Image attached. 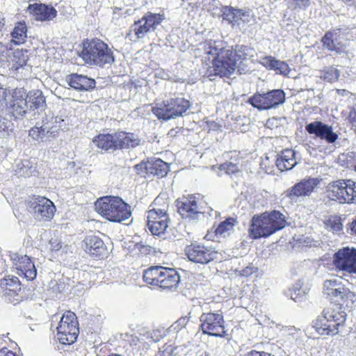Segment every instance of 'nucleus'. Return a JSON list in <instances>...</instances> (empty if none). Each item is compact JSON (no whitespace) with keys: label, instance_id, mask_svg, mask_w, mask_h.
<instances>
[{"label":"nucleus","instance_id":"nucleus-47","mask_svg":"<svg viewBox=\"0 0 356 356\" xmlns=\"http://www.w3.org/2000/svg\"><path fill=\"white\" fill-rule=\"evenodd\" d=\"M333 33L330 31L325 33L324 36L322 38L321 42L324 47L330 50L331 47L334 44L335 40L333 39Z\"/></svg>","mask_w":356,"mask_h":356},{"label":"nucleus","instance_id":"nucleus-57","mask_svg":"<svg viewBox=\"0 0 356 356\" xmlns=\"http://www.w3.org/2000/svg\"><path fill=\"white\" fill-rule=\"evenodd\" d=\"M244 356H275L274 355L265 352V351H257L251 350L245 354Z\"/></svg>","mask_w":356,"mask_h":356},{"label":"nucleus","instance_id":"nucleus-20","mask_svg":"<svg viewBox=\"0 0 356 356\" xmlns=\"http://www.w3.org/2000/svg\"><path fill=\"white\" fill-rule=\"evenodd\" d=\"M177 207L181 217L190 221L197 220L204 214V211L197 205L196 197L193 195L184 197L181 200H177Z\"/></svg>","mask_w":356,"mask_h":356},{"label":"nucleus","instance_id":"nucleus-29","mask_svg":"<svg viewBox=\"0 0 356 356\" xmlns=\"http://www.w3.org/2000/svg\"><path fill=\"white\" fill-rule=\"evenodd\" d=\"M344 179H338L332 181L326 186V193L327 197L333 201L338 202L340 204L346 203V197L344 191Z\"/></svg>","mask_w":356,"mask_h":356},{"label":"nucleus","instance_id":"nucleus-37","mask_svg":"<svg viewBox=\"0 0 356 356\" xmlns=\"http://www.w3.org/2000/svg\"><path fill=\"white\" fill-rule=\"evenodd\" d=\"M3 296L5 301L16 305L22 301L24 298V294L21 289H6L3 290Z\"/></svg>","mask_w":356,"mask_h":356},{"label":"nucleus","instance_id":"nucleus-64","mask_svg":"<svg viewBox=\"0 0 356 356\" xmlns=\"http://www.w3.org/2000/svg\"><path fill=\"white\" fill-rule=\"evenodd\" d=\"M351 229L356 234V220H354L351 224Z\"/></svg>","mask_w":356,"mask_h":356},{"label":"nucleus","instance_id":"nucleus-62","mask_svg":"<svg viewBox=\"0 0 356 356\" xmlns=\"http://www.w3.org/2000/svg\"><path fill=\"white\" fill-rule=\"evenodd\" d=\"M7 96V90L3 88V86L0 83V102L5 99Z\"/></svg>","mask_w":356,"mask_h":356},{"label":"nucleus","instance_id":"nucleus-24","mask_svg":"<svg viewBox=\"0 0 356 356\" xmlns=\"http://www.w3.org/2000/svg\"><path fill=\"white\" fill-rule=\"evenodd\" d=\"M25 98L26 99L27 106L31 115H35L37 113L40 115L46 108V100L42 91L39 90H33L26 92Z\"/></svg>","mask_w":356,"mask_h":356},{"label":"nucleus","instance_id":"nucleus-10","mask_svg":"<svg viewBox=\"0 0 356 356\" xmlns=\"http://www.w3.org/2000/svg\"><path fill=\"white\" fill-rule=\"evenodd\" d=\"M285 92L281 89H274L266 92H256L248 98L247 102L259 111L275 108L285 102Z\"/></svg>","mask_w":356,"mask_h":356},{"label":"nucleus","instance_id":"nucleus-34","mask_svg":"<svg viewBox=\"0 0 356 356\" xmlns=\"http://www.w3.org/2000/svg\"><path fill=\"white\" fill-rule=\"evenodd\" d=\"M12 39L10 41L15 44H23L27 37V28L24 22H19L10 33Z\"/></svg>","mask_w":356,"mask_h":356},{"label":"nucleus","instance_id":"nucleus-58","mask_svg":"<svg viewBox=\"0 0 356 356\" xmlns=\"http://www.w3.org/2000/svg\"><path fill=\"white\" fill-rule=\"evenodd\" d=\"M7 50V45L0 42V64H1L3 62V59L6 57Z\"/></svg>","mask_w":356,"mask_h":356},{"label":"nucleus","instance_id":"nucleus-30","mask_svg":"<svg viewBox=\"0 0 356 356\" xmlns=\"http://www.w3.org/2000/svg\"><path fill=\"white\" fill-rule=\"evenodd\" d=\"M118 149L134 148L140 143V138L133 133L120 131L115 133Z\"/></svg>","mask_w":356,"mask_h":356},{"label":"nucleus","instance_id":"nucleus-16","mask_svg":"<svg viewBox=\"0 0 356 356\" xmlns=\"http://www.w3.org/2000/svg\"><path fill=\"white\" fill-rule=\"evenodd\" d=\"M28 209L35 218L48 220L54 216L56 207L50 200L44 197L34 196L28 202Z\"/></svg>","mask_w":356,"mask_h":356},{"label":"nucleus","instance_id":"nucleus-43","mask_svg":"<svg viewBox=\"0 0 356 356\" xmlns=\"http://www.w3.org/2000/svg\"><path fill=\"white\" fill-rule=\"evenodd\" d=\"M220 172H224L227 175H233L239 172V167L238 164L232 162H225L221 164L219 167Z\"/></svg>","mask_w":356,"mask_h":356},{"label":"nucleus","instance_id":"nucleus-18","mask_svg":"<svg viewBox=\"0 0 356 356\" xmlns=\"http://www.w3.org/2000/svg\"><path fill=\"white\" fill-rule=\"evenodd\" d=\"M13 266L17 270V274L23 276L27 280H33L37 275V270L34 263L27 255L19 252H10L9 254Z\"/></svg>","mask_w":356,"mask_h":356},{"label":"nucleus","instance_id":"nucleus-5","mask_svg":"<svg viewBox=\"0 0 356 356\" xmlns=\"http://www.w3.org/2000/svg\"><path fill=\"white\" fill-rule=\"evenodd\" d=\"M346 316L341 307H327L313 321V327L321 335L334 336L339 332V328L344 325Z\"/></svg>","mask_w":356,"mask_h":356},{"label":"nucleus","instance_id":"nucleus-63","mask_svg":"<svg viewBox=\"0 0 356 356\" xmlns=\"http://www.w3.org/2000/svg\"><path fill=\"white\" fill-rule=\"evenodd\" d=\"M337 92L339 94V95H347L348 93V92L346 90H339L338 89L337 90Z\"/></svg>","mask_w":356,"mask_h":356},{"label":"nucleus","instance_id":"nucleus-61","mask_svg":"<svg viewBox=\"0 0 356 356\" xmlns=\"http://www.w3.org/2000/svg\"><path fill=\"white\" fill-rule=\"evenodd\" d=\"M294 293H291V298L295 300L296 302L298 300V296L300 293V289L298 287L294 288Z\"/></svg>","mask_w":356,"mask_h":356},{"label":"nucleus","instance_id":"nucleus-50","mask_svg":"<svg viewBox=\"0 0 356 356\" xmlns=\"http://www.w3.org/2000/svg\"><path fill=\"white\" fill-rule=\"evenodd\" d=\"M8 121L0 116V138H4L8 134Z\"/></svg>","mask_w":356,"mask_h":356},{"label":"nucleus","instance_id":"nucleus-23","mask_svg":"<svg viewBox=\"0 0 356 356\" xmlns=\"http://www.w3.org/2000/svg\"><path fill=\"white\" fill-rule=\"evenodd\" d=\"M319 183L320 181L318 178L308 177L303 179L287 191L286 196L291 200L301 196H309Z\"/></svg>","mask_w":356,"mask_h":356},{"label":"nucleus","instance_id":"nucleus-49","mask_svg":"<svg viewBox=\"0 0 356 356\" xmlns=\"http://www.w3.org/2000/svg\"><path fill=\"white\" fill-rule=\"evenodd\" d=\"M147 166H148V161H142L138 164H136L134 168L138 174L143 176L148 177L147 174Z\"/></svg>","mask_w":356,"mask_h":356},{"label":"nucleus","instance_id":"nucleus-15","mask_svg":"<svg viewBox=\"0 0 356 356\" xmlns=\"http://www.w3.org/2000/svg\"><path fill=\"white\" fill-rule=\"evenodd\" d=\"M185 251L190 261L200 264H207L216 259L218 254L213 247L198 243H192L186 246Z\"/></svg>","mask_w":356,"mask_h":356},{"label":"nucleus","instance_id":"nucleus-59","mask_svg":"<svg viewBox=\"0 0 356 356\" xmlns=\"http://www.w3.org/2000/svg\"><path fill=\"white\" fill-rule=\"evenodd\" d=\"M298 241H299L300 243L304 244L305 246H312V240L307 237L302 236L301 238L297 239Z\"/></svg>","mask_w":356,"mask_h":356},{"label":"nucleus","instance_id":"nucleus-14","mask_svg":"<svg viewBox=\"0 0 356 356\" xmlns=\"http://www.w3.org/2000/svg\"><path fill=\"white\" fill-rule=\"evenodd\" d=\"M200 321L204 334L218 337H224L225 321L222 312H203L200 317Z\"/></svg>","mask_w":356,"mask_h":356},{"label":"nucleus","instance_id":"nucleus-45","mask_svg":"<svg viewBox=\"0 0 356 356\" xmlns=\"http://www.w3.org/2000/svg\"><path fill=\"white\" fill-rule=\"evenodd\" d=\"M284 118H269L266 122V127L270 129H277L281 125L282 122L284 121Z\"/></svg>","mask_w":356,"mask_h":356},{"label":"nucleus","instance_id":"nucleus-40","mask_svg":"<svg viewBox=\"0 0 356 356\" xmlns=\"http://www.w3.org/2000/svg\"><path fill=\"white\" fill-rule=\"evenodd\" d=\"M339 76L340 72L338 69L334 66H329L323 69L321 78L327 82L333 83L339 79Z\"/></svg>","mask_w":356,"mask_h":356},{"label":"nucleus","instance_id":"nucleus-41","mask_svg":"<svg viewBox=\"0 0 356 356\" xmlns=\"http://www.w3.org/2000/svg\"><path fill=\"white\" fill-rule=\"evenodd\" d=\"M168 227V221H166L165 217L163 216V220L149 224L148 229L153 235L160 236L164 234Z\"/></svg>","mask_w":356,"mask_h":356},{"label":"nucleus","instance_id":"nucleus-39","mask_svg":"<svg viewBox=\"0 0 356 356\" xmlns=\"http://www.w3.org/2000/svg\"><path fill=\"white\" fill-rule=\"evenodd\" d=\"M344 181L346 203H356V182L350 179H344Z\"/></svg>","mask_w":356,"mask_h":356},{"label":"nucleus","instance_id":"nucleus-55","mask_svg":"<svg viewBox=\"0 0 356 356\" xmlns=\"http://www.w3.org/2000/svg\"><path fill=\"white\" fill-rule=\"evenodd\" d=\"M178 347L172 348L171 346H168L163 351L158 353L156 356H172V352H175Z\"/></svg>","mask_w":356,"mask_h":356},{"label":"nucleus","instance_id":"nucleus-33","mask_svg":"<svg viewBox=\"0 0 356 356\" xmlns=\"http://www.w3.org/2000/svg\"><path fill=\"white\" fill-rule=\"evenodd\" d=\"M168 170L169 168L167 163L160 159L148 160V177L153 175L158 177H163L168 174Z\"/></svg>","mask_w":356,"mask_h":356},{"label":"nucleus","instance_id":"nucleus-6","mask_svg":"<svg viewBox=\"0 0 356 356\" xmlns=\"http://www.w3.org/2000/svg\"><path fill=\"white\" fill-rule=\"evenodd\" d=\"M143 280L147 284L163 289H176L180 282L179 274L174 268L154 266L144 270Z\"/></svg>","mask_w":356,"mask_h":356},{"label":"nucleus","instance_id":"nucleus-1","mask_svg":"<svg viewBox=\"0 0 356 356\" xmlns=\"http://www.w3.org/2000/svg\"><path fill=\"white\" fill-rule=\"evenodd\" d=\"M206 54L212 57V66L207 70L208 77H229L236 71V62L232 60V49H226L222 41L209 40L203 44Z\"/></svg>","mask_w":356,"mask_h":356},{"label":"nucleus","instance_id":"nucleus-51","mask_svg":"<svg viewBox=\"0 0 356 356\" xmlns=\"http://www.w3.org/2000/svg\"><path fill=\"white\" fill-rule=\"evenodd\" d=\"M329 51H334L337 54H341L345 53L346 46L341 42H337L336 40L334 42V44L331 47V49Z\"/></svg>","mask_w":356,"mask_h":356},{"label":"nucleus","instance_id":"nucleus-25","mask_svg":"<svg viewBox=\"0 0 356 356\" xmlns=\"http://www.w3.org/2000/svg\"><path fill=\"white\" fill-rule=\"evenodd\" d=\"M85 251L93 257H104L107 253V248L104 241L97 236L89 235L83 240Z\"/></svg>","mask_w":356,"mask_h":356},{"label":"nucleus","instance_id":"nucleus-9","mask_svg":"<svg viewBox=\"0 0 356 356\" xmlns=\"http://www.w3.org/2000/svg\"><path fill=\"white\" fill-rule=\"evenodd\" d=\"M191 107L190 102L184 97L171 98L153 108L154 114L163 120L182 116Z\"/></svg>","mask_w":356,"mask_h":356},{"label":"nucleus","instance_id":"nucleus-60","mask_svg":"<svg viewBox=\"0 0 356 356\" xmlns=\"http://www.w3.org/2000/svg\"><path fill=\"white\" fill-rule=\"evenodd\" d=\"M0 356H16V354L7 348H3L0 350Z\"/></svg>","mask_w":356,"mask_h":356},{"label":"nucleus","instance_id":"nucleus-35","mask_svg":"<svg viewBox=\"0 0 356 356\" xmlns=\"http://www.w3.org/2000/svg\"><path fill=\"white\" fill-rule=\"evenodd\" d=\"M236 223V220L234 218H227L221 222L215 230L217 236L226 238L234 231V227Z\"/></svg>","mask_w":356,"mask_h":356},{"label":"nucleus","instance_id":"nucleus-53","mask_svg":"<svg viewBox=\"0 0 356 356\" xmlns=\"http://www.w3.org/2000/svg\"><path fill=\"white\" fill-rule=\"evenodd\" d=\"M62 247L60 240L57 238H52L49 242V248L51 251H58Z\"/></svg>","mask_w":356,"mask_h":356},{"label":"nucleus","instance_id":"nucleus-13","mask_svg":"<svg viewBox=\"0 0 356 356\" xmlns=\"http://www.w3.org/2000/svg\"><path fill=\"white\" fill-rule=\"evenodd\" d=\"M26 90L24 88L14 90L11 99L6 103V111L13 119H22L31 115L27 106Z\"/></svg>","mask_w":356,"mask_h":356},{"label":"nucleus","instance_id":"nucleus-4","mask_svg":"<svg viewBox=\"0 0 356 356\" xmlns=\"http://www.w3.org/2000/svg\"><path fill=\"white\" fill-rule=\"evenodd\" d=\"M79 56L89 65L104 67L106 65H111L115 61L111 49L97 38L83 41V49Z\"/></svg>","mask_w":356,"mask_h":356},{"label":"nucleus","instance_id":"nucleus-28","mask_svg":"<svg viewBox=\"0 0 356 356\" xmlns=\"http://www.w3.org/2000/svg\"><path fill=\"white\" fill-rule=\"evenodd\" d=\"M298 164L296 152L291 149H285L277 154L276 165L280 171L293 169Z\"/></svg>","mask_w":356,"mask_h":356},{"label":"nucleus","instance_id":"nucleus-48","mask_svg":"<svg viewBox=\"0 0 356 356\" xmlns=\"http://www.w3.org/2000/svg\"><path fill=\"white\" fill-rule=\"evenodd\" d=\"M277 59L273 56H265L261 58L260 63L268 70H273L275 67Z\"/></svg>","mask_w":356,"mask_h":356},{"label":"nucleus","instance_id":"nucleus-2","mask_svg":"<svg viewBox=\"0 0 356 356\" xmlns=\"http://www.w3.org/2000/svg\"><path fill=\"white\" fill-rule=\"evenodd\" d=\"M286 225L285 216L278 211L264 213L261 216H254L249 227V234L256 239L267 237L277 231L281 230Z\"/></svg>","mask_w":356,"mask_h":356},{"label":"nucleus","instance_id":"nucleus-31","mask_svg":"<svg viewBox=\"0 0 356 356\" xmlns=\"http://www.w3.org/2000/svg\"><path fill=\"white\" fill-rule=\"evenodd\" d=\"M92 143L99 149L108 151V150H116L118 149L117 141L115 140V133L113 134H99L95 137L92 140Z\"/></svg>","mask_w":356,"mask_h":356},{"label":"nucleus","instance_id":"nucleus-52","mask_svg":"<svg viewBox=\"0 0 356 356\" xmlns=\"http://www.w3.org/2000/svg\"><path fill=\"white\" fill-rule=\"evenodd\" d=\"M328 223L333 232H338L342 230L343 225L339 219L334 218L333 220H330Z\"/></svg>","mask_w":356,"mask_h":356},{"label":"nucleus","instance_id":"nucleus-21","mask_svg":"<svg viewBox=\"0 0 356 356\" xmlns=\"http://www.w3.org/2000/svg\"><path fill=\"white\" fill-rule=\"evenodd\" d=\"M305 130L309 134L314 135L315 138L325 140L327 143H334L339 138L338 134L333 131L332 126L321 121L308 123L305 126Z\"/></svg>","mask_w":356,"mask_h":356},{"label":"nucleus","instance_id":"nucleus-12","mask_svg":"<svg viewBox=\"0 0 356 356\" xmlns=\"http://www.w3.org/2000/svg\"><path fill=\"white\" fill-rule=\"evenodd\" d=\"M45 117H42V122H37L35 125L29 131V136L35 140H43L54 134L58 129L62 127L63 120L56 116L48 117L44 113Z\"/></svg>","mask_w":356,"mask_h":356},{"label":"nucleus","instance_id":"nucleus-38","mask_svg":"<svg viewBox=\"0 0 356 356\" xmlns=\"http://www.w3.org/2000/svg\"><path fill=\"white\" fill-rule=\"evenodd\" d=\"M163 216L165 217L166 221L169 220L168 215L164 209L153 208L149 209L147 216V227L149 226V224L154 223V222H156L161 220H163Z\"/></svg>","mask_w":356,"mask_h":356},{"label":"nucleus","instance_id":"nucleus-56","mask_svg":"<svg viewBox=\"0 0 356 356\" xmlns=\"http://www.w3.org/2000/svg\"><path fill=\"white\" fill-rule=\"evenodd\" d=\"M26 58L24 56H23L22 58H19V60L13 65V68H14L16 70H18L19 68H22L24 66L26 65Z\"/></svg>","mask_w":356,"mask_h":356},{"label":"nucleus","instance_id":"nucleus-32","mask_svg":"<svg viewBox=\"0 0 356 356\" xmlns=\"http://www.w3.org/2000/svg\"><path fill=\"white\" fill-rule=\"evenodd\" d=\"M298 337V330L295 327H284L282 329V337L280 343L284 351H289L295 344Z\"/></svg>","mask_w":356,"mask_h":356},{"label":"nucleus","instance_id":"nucleus-11","mask_svg":"<svg viewBox=\"0 0 356 356\" xmlns=\"http://www.w3.org/2000/svg\"><path fill=\"white\" fill-rule=\"evenodd\" d=\"M56 329L58 339L61 343H73L76 341L79 333L76 314L71 311L64 313Z\"/></svg>","mask_w":356,"mask_h":356},{"label":"nucleus","instance_id":"nucleus-27","mask_svg":"<svg viewBox=\"0 0 356 356\" xmlns=\"http://www.w3.org/2000/svg\"><path fill=\"white\" fill-rule=\"evenodd\" d=\"M67 81L70 87L80 91H89L96 86L95 79L76 73L67 76Z\"/></svg>","mask_w":356,"mask_h":356},{"label":"nucleus","instance_id":"nucleus-3","mask_svg":"<svg viewBox=\"0 0 356 356\" xmlns=\"http://www.w3.org/2000/svg\"><path fill=\"white\" fill-rule=\"evenodd\" d=\"M96 211L106 220L122 222L131 216V207L117 196H104L95 203Z\"/></svg>","mask_w":356,"mask_h":356},{"label":"nucleus","instance_id":"nucleus-7","mask_svg":"<svg viewBox=\"0 0 356 356\" xmlns=\"http://www.w3.org/2000/svg\"><path fill=\"white\" fill-rule=\"evenodd\" d=\"M323 293L337 305L351 307L356 301V293L346 287L339 278L326 280L323 284Z\"/></svg>","mask_w":356,"mask_h":356},{"label":"nucleus","instance_id":"nucleus-8","mask_svg":"<svg viewBox=\"0 0 356 356\" xmlns=\"http://www.w3.org/2000/svg\"><path fill=\"white\" fill-rule=\"evenodd\" d=\"M164 19L165 15L163 13L147 12L141 19L134 23L127 37L134 41L143 38L147 33L154 31Z\"/></svg>","mask_w":356,"mask_h":356},{"label":"nucleus","instance_id":"nucleus-26","mask_svg":"<svg viewBox=\"0 0 356 356\" xmlns=\"http://www.w3.org/2000/svg\"><path fill=\"white\" fill-rule=\"evenodd\" d=\"M28 10L32 14L36 20L49 21L57 15L56 10L51 5L43 3L30 4Z\"/></svg>","mask_w":356,"mask_h":356},{"label":"nucleus","instance_id":"nucleus-42","mask_svg":"<svg viewBox=\"0 0 356 356\" xmlns=\"http://www.w3.org/2000/svg\"><path fill=\"white\" fill-rule=\"evenodd\" d=\"M0 287L2 290H6V289H21V284L18 277L15 276H8V277L1 280Z\"/></svg>","mask_w":356,"mask_h":356},{"label":"nucleus","instance_id":"nucleus-44","mask_svg":"<svg viewBox=\"0 0 356 356\" xmlns=\"http://www.w3.org/2000/svg\"><path fill=\"white\" fill-rule=\"evenodd\" d=\"M274 70L277 74L286 76L289 74L291 70L288 64L284 61L277 60Z\"/></svg>","mask_w":356,"mask_h":356},{"label":"nucleus","instance_id":"nucleus-22","mask_svg":"<svg viewBox=\"0 0 356 356\" xmlns=\"http://www.w3.org/2000/svg\"><path fill=\"white\" fill-rule=\"evenodd\" d=\"M232 49L233 56L232 60L236 62V69H237L239 74H246L251 71L250 64L252 63V49L245 45H236Z\"/></svg>","mask_w":356,"mask_h":356},{"label":"nucleus","instance_id":"nucleus-17","mask_svg":"<svg viewBox=\"0 0 356 356\" xmlns=\"http://www.w3.org/2000/svg\"><path fill=\"white\" fill-rule=\"evenodd\" d=\"M336 268L350 274H356V249L345 247L339 249L333 256Z\"/></svg>","mask_w":356,"mask_h":356},{"label":"nucleus","instance_id":"nucleus-19","mask_svg":"<svg viewBox=\"0 0 356 356\" xmlns=\"http://www.w3.org/2000/svg\"><path fill=\"white\" fill-rule=\"evenodd\" d=\"M220 16L223 20L228 22L232 27L243 26L250 21V14L248 10L230 6H222L221 7Z\"/></svg>","mask_w":356,"mask_h":356},{"label":"nucleus","instance_id":"nucleus-54","mask_svg":"<svg viewBox=\"0 0 356 356\" xmlns=\"http://www.w3.org/2000/svg\"><path fill=\"white\" fill-rule=\"evenodd\" d=\"M257 270V267H254L253 265L250 264L243 268L240 271V275L244 277H248L251 275L252 273H255Z\"/></svg>","mask_w":356,"mask_h":356},{"label":"nucleus","instance_id":"nucleus-36","mask_svg":"<svg viewBox=\"0 0 356 356\" xmlns=\"http://www.w3.org/2000/svg\"><path fill=\"white\" fill-rule=\"evenodd\" d=\"M36 171L35 163L30 160H24L16 165L15 173L21 177H29Z\"/></svg>","mask_w":356,"mask_h":356},{"label":"nucleus","instance_id":"nucleus-46","mask_svg":"<svg viewBox=\"0 0 356 356\" xmlns=\"http://www.w3.org/2000/svg\"><path fill=\"white\" fill-rule=\"evenodd\" d=\"M188 322V318L186 316L181 317L175 322L171 326L170 330L175 332H180L185 327L186 325Z\"/></svg>","mask_w":356,"mask_h":356}]
</instances>
